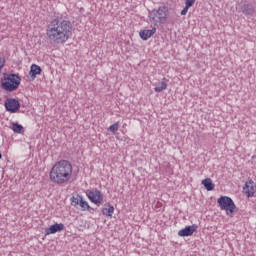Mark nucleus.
I'll use <instances>...</instances> for the list:
<instances>
[{
  "mask_svg": "<svg viewBox=\"0 0 256 256\" xmlns=\"http://www.w3.org/2000/svg\"><path fill=\"white\" fill-rule=\"evenodd\" d=\"M73 25L71 21L63 18H54L46 29V35L52 43L61 44L69 41V37L73 35Z\"/></svg>",
  "mask_w": 256,
  "mask_h": 256,
  "instance_id": "1",
  "label": "nucleus"
},
{
  "mask_svg": "<svg viewBox=\"0 0 256 256\" xmlns=\"http://www.w3.org/2000/svg\"><path fill=\"white\" fill-rule=\"evenodd\" d=\"M73 175V165L68 160L56 162L49 173V179L54 185H65L71 180Z\"/></svg>",
  "mask_w": 256,
  "mask_h": 256,
  "instance_id": "2",
  "label": "nucleus"
},
{
  "mask_svg": "<svg viewBox=\"0 0 256 256\" xmlns=\"http://www.w3.org/2000/svg\"><path fill=\"white\" fill-rule=\"evenodd\" d=\"M19 85H21V76H19V74H5L1 79L2 89L8 93L17 91L19 89Z\"/></svg>",
  "mask_w": 256,
  "mask_h": 256,
  "instance_id": "3",
  "label": "nucleus"
},
{
  "mask_svg": "<svg viewBox=\"0 0 256 256\" xmlns=\"http://www.w3.org/2000/svg\"><path fill=\"white\" fill-rule=\"evenodd\" d=\"M149 19L153 23H161L162 25H165L167 19H169V7L162 5L158 7V9L149 11Z\"/></svg>",
  "mask_w": 256,
  "mask_h": 256,
  "instance_id": "4",
  "label": "nucleus"
},
{
  "mask_svg": "<svg viewBox=\"0 0 256 256\" xmlns=\"http://www.w3.org/2000/svg\"><path fill=\"white\" fill-rule=\"evenodd\" d=\"M217 203L221 211H226V215H228V217H233L237 206L235 205V202H233V199H231V197L221 196L220 198H218Z\"/></svg>",
  "mask_w": 256,
  "mask_h": 256,
  "instance_id": "5",
  "label": "nucleus"
},
{
  "mask_svg": "<svg viewBox=\"0 0 256 256\" xmlns=\"http://www.w3.org/2000/svg\"><path fill=\"white\" fill-rule=\"evenodd\" d=\"M72 207L75 209H80V211H95L94 208H91L89 202L83 199L82 195L76 194L70 198Z\"/></svg>",
  "mask_w": 256,
  "mask_h": 256,
  "instance_id": "6",
  "label": "nucleus"
},
{
  "mask_svg": "<svg viewBox=\"0 0 256 256\" xmlns=\"http://www.w3.org/2000/svg\"><path fill=\"white\" fill-rule=\"evenodd\" d=\"M86 197H88L89 201H91V203H94V205H99L100 203H103V193L97 188L87 190Z\"/></svg>",
  "mask_w": 256,
  "mask_h": 256,
  "instance_id": "7",
  "label": "nucleus"
},
{
  "mask_svg": "<svg viewBox=\"0 0 256 256\" xmlns=\"http://www.w3.org/2000/svg\"><path fill=\"white\" fill-rule=\"evenodd\" d=\"M4 106L6 111H9V113H17L18 110L21 109V103L15 98L6 99Z\"/></svg>",
  "mask_w": 256,
  "mask_h": 256,
  "instance_id": "8",
  "label": "nucleus"
},
{
  "mask_svg": "<svg viewBox=\"0 0 256 256\" xmlns=\"http://www.w3.org/2000/svg\"><path fill=\"white\" fill-rule=\"evenodd\" d=\"M239 13H243V15H247L253 17L255 15V8H253L252 4L249 3H240L237 7Z\"/></svg>",
  "mask_w": 256,
  "mask_h": 256,
  "instance_id": "9",
  "label": "nucleus"
},
{
  "mask_svg": "<svg viewBox=\"0 0 256 256\" xmlns=\"http://www.w3.org/2000/svg\"><path fill=\"white\" fill-rule=\"evenodd\" d=\"M64 230H65V224L55 223L51 225L49 228L45 229V235H55V233H59Z\"/></svg>",
  "mask_w": 256,
  "mask_h": 256,
  "instance_id": "10",
  "label": "nucleus"
},
{
  "mask_svg": "<svg viewBox=\"0 0 256 256\" xmlns=\"http://www.w3.org/2000/svg\"><path fill=\"white\" fill-rule=\"evenodd\" d=\"M255 192H256L255 182H253V180L246 182L245 186L243 187V193L247 197H253V195H255Z\"/></svg>",
  "mask_w": 256,
  "mask_h": 256,
  "instance_id": "11",
  "label": "nucleus"
},
{
  "mask_svg": "<svg viewBox=\"0 0 256 256\" xmlns=\"http://www.w3.org/2000/svg\"><path fill=\"white\" fill-rule=\"evenodd\" d=\"M198 226L193 224L191 226H186L184 229L178 232L179 237H191L197 231Z\"/></svg>",
  "mask_w": 256,
  "mask_h": 256,
  "instance_id": "12",
  "label": "nucleus"
},
{
  "mask_svg": "<svg viewBox=\"0 0 256 256\" xmlns=\"http://www.w3.org/2000/svg\"><path fill=\"white\" fill-rule=\"evenodd\" d=\"M41 66L37 65V64H32L30 67V79L31 81H35V79L37 78V75H41Z\"/></svg>",
  "mask_w": 256,
  "mask_h": 256,
  "instance_id": "13",
  "label": "nucleus"
},
{
  "mask_svg": "<svg viewBox=\"0 0 256 256\" xmlns=\"http://www.w3.org/2000/svg\"><path fill=\"white\" fill-rule=\"evenodd\" d=\"M154 33H157V28L155 27L151 30H141L139 36L143 41H147L149 38L153 37Z\"/></svg>",
  "mask_w": 256,
  "mask_h": 256,
  "instance_id": "14",
  "label": "nucleus"
},
{
  "mask_svg": "<svg viewBox=\"0 0 256 256\" xmlns=\"http://www.w3.org/2000/svg\"><path fill=\"white\" fill-rule=\"evenodd\" d=\"M202 185L205 187L206 191H213V189H215V184H213V180H211V178H205L202 180Z\"/></svg>",
  "mask_w": 256,
  "mask_h": 256,
  "instance_id": "15",
  "label": "nucleus"
},
{
  "mask_svg": "<svg viewBox=\"0 0 256 256\" xmlns=\"http://www.w3.org/2000/svg\"><path fill=\"white\" fill-rule=\"evenodd\" d=\"M114 212L115 207H113L111 204H108V208H102V214L106 215V217H113Z\"/></svg>",
  "mask_w": 256,
  "mask_h": 256,
  "instance_id": "16",
  "label": "nucleus"
},
{
  "mask_svg": "<svg viewBox=\"0 0 256 256\" xmlns=\"http://www.w3.org/2000/svg\"><path fill=\"white\" fill-rule=\"evenodd\" d=\"M165 89H167V78H163L160 86L155 87L154 91L156 93H161V91H165Z\"/></svg>",
  "mask_w": 256,
  "mask_h": 256,
  "instance_id": "17",
  "label": "nucleus"
},
{
  "mask_svg": "<svg viewBox=\"0 0 256 256\" xmlns=\"http://www.w3.org/2000/svg\"><path fill=\"white\" fill-rule=\"evenodd\" d=\"M12 131H14V133H22L23 126L17 122L12 123Z\"/></svg>",
  "mask_w": 256,
  "mask_h": 256,
  "instance_id": "18",
  "label": "nucleus"
},
{
  "mask_svg": "<svg viewBox=\"0 0 256 256\" xmlns=\"http://www.w3.org/2000/svg\"><path fill=\"white\" fill-rule=\"evenodd\" d=\"M108 131H110V133H117V131H119V122H116V123L112 124L108 128Z\"/></svg>",
  "mask_w": 256,
  "mask_h": 256,
  "instance_id": "19",
  "label": "nucleus"
},
{
  "mask_svg": "<svg viewBox=\"0 0 256 256\" xmlns=\"http://www.w3.org/2000/svg\"><path fill=\"white\" fill-rule=\"evenodd\" d=\"M185 5L189 8L193 7V5H195V0H186Z\"/></svg>",
  "mask_w": 256,
  "mask_h": 256,
  "instance_id": "20",
  "label": "nucleus"
},
{
  "mask_svg": "<svg viewBox=\"0 0 256 256\" xmlns=\"http://www.w3.org/2000/svg\"><path fill=\"white\" fill-rule=\"evenodd\" d=\"M189 11V7H187L185 5V7L183 8V10L181 11V15H187V12Z\"/></svg>",
  "mask_w": 256,
  "mask_h": 256,
  "instance_id": "21",
  "label": "nucleus"
},
{
  "mask_svg": "<svg viewBox=\"0 0 256 256\" xmlns=\"http://www.w3.org/2000/svg\"><path fill=\"white\" fill-rule=\"evenodd\" d=\"M0 159H3V154H1V152H0Z\"/></svg>",
  "mask_w": 256,
  "mask_h": 256,
  "instance_id": "22",
  "label": "nucleus"
}]
</instances>
